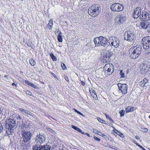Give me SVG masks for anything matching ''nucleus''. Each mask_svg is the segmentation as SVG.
Here are the masks:
<instances>
[{"label": "nucleus", "mask_w": 150, "mask_h": 150, "mask_svg": "<svg viewBox=\"0 0 150 150\" xmlns=\"http://www.w3.org/2000/svg\"><path fill=\"white\" fill-rule=\"evenodd\" d=\"M130 57L134 59L138 57L141 52V47L139 45L134 44L129 50Z\"/></svg>", "instance_id": "nucleus-1"}, {"label": "nucleus", "mask_w": 150, "mask_h": 150, "mask_svg": "<svg viewBox=\"0 0 150 150\" xmlns=\"http://www.w3.org/2000/svg\"><path fill=\"white\" fill-rule=\"evenodd\" d=\"M94 42L96 47L103 46L107 47L108 45V41L107 39L102 36L95 38Z\"/></svg>", "instance_id": "nucleus-2"}, {"label": "nucleus", "mask_w": 150, "mask_h": 150, "mask_svg": "<svg viewBox=\"0 0 150 150\" xmlns=\"http://www.w3.org/2000/svg\"><path fill=\"white\" fill-rule=\"evenodd\" d=\"M99 5H93L88 9V13L91 16L96 17L99 14L100 12Z\"/></svg>", "instance_id": "nucleus-3"}, {"label": "nucleus", "mask_w": 150, "mask_h": 150, "mask_svg": "<svg viewBox=\"0 0 150 150\" xmlns=\"http://www.w3.org/2000/svg\"><path fill=\"white\" fill-rule=\"evenodd\" d=\"M110 9L112 11L118 12L122 11L124 9V7L122 4L116 3L111 5Z\"/></svg>", "instance_id": "nucleus-4"}, {"label": "nucleus", "mask_w": 150, "mask_h": 150, "mask_svg": "<svg viewBox=\"0 0 150 150\" xmlns=\"http://www.w3.org/2000/svg\"><path fill=\"white\" fill-rule=\"evenodd\" d=\"M124 38L125 40L133 42L136 39V38L134 35L130 31L125 33L124 35Z\"/></svg>", "instance_id": "nucleus-5"}, {"label": "nucleus", "mask_w": 150, "mask_h": 150, "mask_svg": "<svg viewBox=\"0 0 150 150\" xmlns=\"http://www.w3.org/2000/svg\"><path fill=\"white\" fill-rule=\"evenodd\" d=\"M104 69L105 71L108 75H111L114 71V66L109 63L106 64L104 67Z\"/></svg>", "instance_id": "nucleus-6"}, {"label": "nucleus", "mask_w": 150, "mask_h": 150, "mask_svg": "<svg viewBox=\"0 0 150 150\" xmlns=\"http://www.w3.org/2000/svg\"><path fill=\"white\" fill-rule=\"evenodd\" d=\"M142 44L144 49H148L150 47V36L144 37L142 39Z\"/></svg>", "instance_id": "nucleus-7"}, {"label": "nucleus", "mask_w": 150, "mask_h": 150, "mask_svg": "<svg viewBox=\"0 0 150 150\" xmlns=\"http://www.w3.org/2000/svg\"><path fill=\"white\" fill-rule=\"evenodd\" d=\"M120 41L117 38L114 37H111L108 41V43L115 47H117L119 45Z\"/></svg>", "instance_id": "nucleus-8"}, {"label": "nucleus", "mask_w": 150, "mask_h": 150, "mask_svg": "<svg viewBox=\"0 0 150 150\" xmlns=\"http://www.w3.org/2000/svg\"><path fill=\"white\" fill-rule=\"evenodd\" d=\"M119 89L121 91L123 95H125L127 92V86L126 84H118Z\"/></svg>", "instance_id": "nucleus-9"}, {"label": "nucleus", "mask_w": 150, "mask_h": 150, "mask_svg": "<svg viewBox=\"0 0 150 150\" xmlns=\"http://www.w3.org/2000/svg\"><path fill=\"white\" fill-rule=\"evenodd\" d=\"M6 126L9 127L15 128L16 126V123L15 121L13 119H9L6 121Z\"/></svg>", "instance_id": "nucleus-10"}, {"label": "nucleus", "mask_w": 150, "mask_h": 150, "mask_svg": "<svg viewBox=\"0 0 150 150\" xmlns=\"http://www.w3.org/2000/svg\"><path fill=\"white\" fill-rule=\"evenodd\" d=\"M125 19L126 18L124 16L118 15L115 19V23L117 24L120 25L125 21Z\"/></svg>", "instance_id": "nucleus-11"}, {"label": "nucleus", "mask_w": 150, "mask_h": 150, "mask_svg": "<svg viewBox=\"0 0 150 150\" xmlns=\"http://www.w3.org/2000/svg\"><path fill=\"white\" fill-rule=\"evenodd\" d=\"M22 136L24 142H26L30 139L32 134L29 132H25L23 133Z\"/></svg>", "instance_id": "nucleus-12"}, {"label": "nucleus", "mask_w": 150, "mask_h": 150, "mask_svg": "<svg viewBox=\"0 0 150 150\" xmlns=\"http://www.w3.org/2000/svg\"><path fill=\"white\" fill-rule=\"evenodd\" d=\"M141 20H143V21H148L149 20L150 18L149 14L146 12H142V16L139 17Z\"/></svg>", "instance_id": "nucleus-13"}, {"label": "nucleus", "mask_w": 150, "mask_h": 150, "mask_svg": "<svg viewBox=\"0 0 150 150\" xmlns=\"http://www.w3.org/2000/svg\"><path fill=\"white\" fill-rule=\"evenodd\" d=\"M141 9L139 7H137L134 10L133 14V17L135 18H137L141 14Z\"/></svg>", "instance_id": "nucleus-14"}, {"label": "nucleus", "mask_w": 150, "mask_h": 150, "mask_svg": "<svg viewBox=\"0 0 150 150\" xmlns=\"http://www.w3.org/2000/svg\"><path fill=\"white\" fill-rule=\"evenodd\" d=\"M149 68L148 67V66L147 64H146L144 63H143L141 69V73L142 74H146L148 71Z\"/></svg>", "instance_id": "nucleus-15"}, {"label": "nucleus", "mask_w": 150, "mask_h": 150, "mask_svg": "<svg viewBox=\"0 0 150 150\" xmlns=\"http://www.w3.org/2000/svg\"><path fill=\"white\" fill-rule=\"evenodd\" d=\"M35 139L37 144L39 143L41 144L43 142L45 141V137L44 136L39 134L37 135Z\"/></svg>", "instance_id": "nucleus-16"}, {"label": "nucleus", "mask_w": 150, "mask_h": 150, "mask_svg": "<svg viewBox=\"0 0 150 150\" xmlns=\"http://www.w3.org/2000/svg\"><path fill=\"white\" fill-rule=\"evenodd\" d=\"M142 28L146 29L150 28V23L148 21H142L140 25Z\"/></svg>", "instance_id": "nucleus-17"}, {"label": "nucleus", "mask_w": 150, "mask_h": 150, "mask_svg": "<svg viewBox=\"0 0 150 150\" xmlns=\"http://www.w3.org/2000/svg\"><path fill=\"white\" fill-rule=\"evenodd\" d=\"M97 71L98 72V74L99 75V76L100 78L108 76L106 73V71L104 69L103 71L102 69H99Z\"/></svg>", "instance_id": "nucleus-18"}, {"label": "nucleus", "mask_w": 150, "mask_h": 150, "mask_svg": "<svg viewBox=\"0 0 150 150\" xmlns=\"http://www.w3.org/2000/svg\"><path fill=\"white\" fill-rule=\"evenodd\" d=\"M13 128L9 127L7 126H6V132L7 135H9L13 134Z\"/></svg>", "instance_id": "nucleus-19"}, {"label": "nucleus", "mask_w": 150, "mask_h": 150, "mask_svg": "<svg viewBox=\"0 0 150 150\" xmlns=\"http://www.w3.org/2000/svg\"><path fill=\"white\" fill-rule=\"evenodd\" d=\"M25 116L31 120H32L33 118H36L35 115L29 111H28V112H27Z\"/></svg>", "instance_id": "nucleus-20"}, {"label": "nucleus", "mask_w": 150, "mask_h": 150, "mask_svg": "<svg viewBox=\"0 0 150 150\" xmlns=\"http://www.w3.org/2000/svg\"><path fill=\"white\" fill-rule=\"evenodd\" d=\"M89 91L93 98L96 100L98 98L94 90L92 89H91V90H89Z\"/></svg>", "instance_id": "nucleus-21"}, {"label": "nucleus", "mask_w": 150, "mask_h": 150, "mask_svg": "<svg viewBox=\"0 0 150 150\" xmlns=\"http://www.w3.org/2000/svg\"><path fill=\"white\" fill-rule=\"evenodd\" d=\"M112 53L111 52L109 51H106L103 55L108 57L110 58V57L112 56Z\"/></svg>", "instance_id": "nucleus-22"}, {"label": "nucleus", "mask_w": 150, "mask_h": 150, "mask_svg": "<svg viewBox=\"0 0 150 150\" xmlns=\"http://www.w3.org/2000/svg\"><path fill=\"white\" fill-rule=\"evenodd\" d=\"M42 146L38 144H37L33 146V150H40V149Z\"/></svg>", "instance_id": "nucleus-23"}, {"label": "nucleus", "mask_w": 150, "mask_h": 150, "mask_svg": "<svg viewBox=\"0 0 150 150\" xmlns=\"http://www.w3.org/2000/svg\"><path fill=\"white\" fill-rule=\"evenodd\" d=\"M50 147L47 145L41 146L40 150H50Z\"/></svg>", "instance_id": "nucleus-24"}, {"label": "nucleus", "mask_w": 150, "mask_h": 150, "mask_svg": "<svg viewBox=\"0 0 150 150\" xmlns=\"http://www.w3.org/2000/svg\"><path fill=\"white\" fill-rule=\"evenodd\" d=\"M102 59L103 61V62H105V63L109 62L110 60V58H109L108 57L106 56L105 55H103Z\"/></svg>", "instance_id": "nucleus-25"}, {"label": "nucleus", "mask_w": 150, "mask_h": 150, "mask_svg": "<svg viewBox=\"0 0 150 150\" xmlns=\"http://www.w3.org/2000/svg\"><path fill=\"white\" fill-rule=\"evenodd\" d=\"M134 108L132 107H128L126 110V112H132L134 110Z\"/></svg>", "instance_id": "nucleus-26"}, {"label": "nucleus", "mask_w": 150, "mask_h": 150, "mask_svg": "<svg viewBox=\"0 0 150 150\" xmlns=\"http://www.w3.org/2000/svg\"><path fill=\"white\" fill-rule=\"evenodd\" d=\"M61 34V32L59 31V35H58L57 38L58 41L60 42H62V39L61 36L60 35Z\"/></svg>", "instance_id": "nucleus-27"}, {"label": "nucleus", "mask_w": 150, "mask_h": 150, "mask_svg": "<svg viewBox=\"0 0 150 150\" xmlns=\"http://www.w3.org/2000/svg\"><path fill=\"white\" fill-rule=\"evenodd\" d=\"M19 110L21 111L22 114L25 115H26V113L27 112H28V110H24L22 108H19Z\"/></svg>", "instance_id": "nucleus-28"}, {"label": "nucleus", "mask_w": 150, "mask_h": 150, "mask_svg": "<svg viewBox=\"0 0 150 150\" xmlns=\"http://www.w3.org/2000/svg\"><path fill=\"white\" fill-rule=\"evenodd\" d=\"M53 25V20L52 19L50 20L49 22L48 26H49V29L50 30L52 28V26Z\"/></svg>", "instance_id": "nucleus-29"}, {"label": "nucleus", "mask_w": 150, "mask_h": 150, "mask_svg": "<svg viewBox=\"0 0 150 150\" xmlns=\"http://www.w3.org/2000/svg\"><path fill=\"white\" fill-rule=\"evenodd\" d=\"M113 131L116 134L120 136V137H122L123 135L120 132L118 131L117 130H116L115 129H114Z\"/></svg>", "instance_id": "nucleus-30"}, {"label": "nucleus", "mask_w": 150, "mask_h": 150, "mask_svg": "<svg viewBox=\"0 0 150 150\" xmlns=\"http://www.w3.org/2000/svg\"><path fill=\"white\" fill-rule=\"evenodd\" d=\"M29 62L30 64L32 66H34L35 64V62L33 59H30Z\"/></svg>", "instance_id": "nucleus-31"}, {"label": "nucleus", "mask_w": 150, "mask_h": 150, "mask_svg": "<svg viewBox=\"0 0 150 150\" xmlns=\"http://www.w3.org/2000/svg\"><path fill=\"white\" fill-rule=\"evenodd\" d=\"M50 56L53 61H56L57 59L55 56L53 55V54L52 53L50 54Z\"/></svg>", "instance_id": "nucleus-32"}, {"label": "nucleus", "mask_w": 150, "mask_h": 150, "mask_svg": "<svg viewBox=\"0 0 150 150\" xmlns=\"http://www.w3.org/2000/svg\"><path fill=\"white\" fill-rule=\"evenodd\" d=\"M120 117H122L125 115V111L124 110H122L120 112Z\"/></svg>", "instance_id": "nucleus-33"}, {"label": "nucleus", "mask_w": 150, "mask_h": 150, "mask_svg": "<svg viewBox=\"0 0 150 150\" xmlns=\"http://www.w3.org/2000/svg\"><path fill=\"white\" fill-rule=\"evenodd\" d=\"M61 66L63 69L64 70L67 69V68H66L65 66V64L64 63L61 64Z\"/></svg>", "instance_id": "nucleus-34"}, {"label": "nucleus", "mask_w": 150, "mask_h": 150, "mask_svg": "<svg viewBox=\"0 0 150 150\" xmlns=\"http://www.w3.org/2000/svg\"><path fill=\"white\" fill-rule=\"evenodd\" d=\"M145 85V84L144 83L142 82V81L140 82L139 85L140 86H143Z\"/></svg>", "instance_id": "nucleus-35"}, {"label": "nucleus", "mask_w": 150, "mask_h": 150, "mask_svg": "<svg viewBox=\"0 0 150 150\" xmlns=\"http://www.w3.org/2000/svg\"><path fill=\"white\" fill-rule=\"evenodd\" d=\"M29 85L35 88H36L37 87L36 85H35L34 84L32 83H30V84Z\"/></svg>", "instance_id": "nucleus-36"}, {"label": "nucleus", "mask_w": 150, "mask_h": 150, "mask_svg": "<svg viewBox=\"0 0 150 150\" xmlns=\"http://www.w3.org/2000/svg\"><path fill=\"white\" fill-rule=\"evenodd\" d=\"M142 82L146 84L148 82V80L146 79H144L142 81Z\"/></svg>", "instance_id": "nucleus-37"}, {"label": "nucleus", "mask_w": 150, "mask_h": 150, "mask_svg": "<svg viewBox=\"0 0 150 150\" xmlns=\"http://www.w3.org/2000/svg\"><path fill=\"white\" fill-rule=\"evenodd\" d=\"M93 131L94 133L97 134L99 131L96 129H93Z\"/></svg>", "instance_id": "nucleus-38"}, {"label": "nucleus", "mask_w": 150, "mask_h": 150, "mask_svg": "<svg viewBox=\"0 0 150 150\" xmlns=\"http://www.w3.org/2000/svg\"><path fill=\"white\" fill-rule=\"evenodd\" d=\"M72 127L74 129L76 130V131L78 130V129H79V128L78 127H76L74 125H72Z\"/></svg>", "instance_id": "nucleus-39"}, {"label": "nucleus", "mask_w": 150, "mask_h": 150, "mask_svg": "<svg viewBox=\"0 0 150 150\" xmlns=\"http://www.w3.org/2000/svg\"><path fill=\"white\" fill-rule=\"evenodd\" d=\"M3 129V127L2 124L0 123V133L2 131Z\"/></svg>", "instance_id": "nucleus-40"}, {"label": "nucleus", "mask_w": 150, "mask_h": 150, "mask_svg": "<svg viewBox=\"0 0 150 150\" xmlns=\"http://www.w3.org/2000/svg\"><path fill=\"white\" fill-rule=\"evenodd\" d=\"M148 129H147L145 128L143 129L141 131L144 132H146L148 131Z\"/></svg>", "instance_id": "nucleus-41"}, {"label": "nucleus", "mask_w": 150, "mask_h": 150, "mask_svg": "<svg viewBox=\"0 0 150 150\" xmlns=\"http://www.w3.org/2000/svg\"><path fill=\"white\" fill-rule=\"evenodd\" d=\"M109 119L110 120V123L111 124H112L114 123V121L112 120L111 118H109Z\"/></svg>", "instance_id": "nucleus-42"}, {"label": "nucleus", "mask_w": 150, "mask_h": 150, "mask_svg": "<svg viewBox=\"0 0 150 150\" xmlns=\"http://www.w3.org/2000/svg\"><path fill=\"white\" fill-rule=\"evenodd\" d=\"M74 110L76 112H77L80 115H83L82 114V113H81L79 111H78L77 110H76L75 109H74Z\"/></svg>", "instance_id": "nucleus-43"}, {"label": "nucleus", "mask_w": 150, "mask_h": 150, "mask_svg": "<svg viewBox=\"0 0 150 150\" xmlns=\"http://www.w3.org/2000/svg\"><path fill=\"white\" fill-rule=\"evenodd\" d=\"M120 74H121V77H123L124 76V74L122 72V71H120Z\"/></svg>", "instance_id": "nucleus-44"}, {"label": "nucleus", "mask_w": 150, "mask_h": 150, "mask_svg": "<svg viewBox=\"0 0 150 150\" xmlns=\"http://www.w3.org/2000/svg\"><path fill=\"white\" fill-rule=\"evenodd\" d=\"M25 82L26 84H27L29 85L31 83L30 82H29V81L27 80L25 81Z\"/></svg>", "instance_id": "nucleus-45"}, {"label": "nucleus", "mask_w": 150, "mask_h": 150, "mask_svg": "<svg viewBox=\"0 0 150 150\" xmlns=\"http://www.w3.org/2000/svg\"><path fill=\"white\" fill-rule=\"evenodd\" d=\"M102 136L105 139H107V138H108V137L107 136H106L105 135L103 134Z\"/></svg>", "instance_id": "nucleus-46"}, {"label": "nucleus", "mask_w": 150, "mask_h": 150, "mask_svg": "<svg viewBox=\"0 0 150 150\" xmlns=\"http://www.w3.org/2000/svg\"><path fill=\"white\" fill-rule=\"evenodd\" d=\"M97 120L99 122H101V123H103V122L104 121L103 120L101 119H100L99 118H98Z\"/></svg>", "instance_id": "nucleus-47"}, {"label": "nucleus", "mask_w": 150, "mask_h": 150, "mask_svg": "<svg viewBox=\"0 0 150 150\" xmlns=\"http://www.w3.org/2000/svg\"><path fill=\"white\" fill-rule=\"evenodd\" d=\"M94 139H95V140L98 141H100V139L98 138V137L95 136L94 137Z\"/></svg>", "instance_id": "nucleus-48"}, {"label": "nucleus", "mask_w": 150, "mask_h": 150, "mask_svg": "<svg viewBox=\"0 0 150 150\" xmlns=\"http://www.w3.org/2000/svg\"><path fill=\"white\" fill-rule=\"evenodd\" d=\"M26 93L27 94L30 96H31L32 94V93H31V92L29 91H27L26 92Z\"/></svg>", "instance_id": "nucleus-49"}, {"label": "nucleus", "mask_w": 150, "mask_h": 150, "mask_svg": "<svg viewBox=\"0 0 150 150\" xmlns=\"http://www.w3.org/2000/svg\"><path fill=\"white\" fill-rule=\"evenodd\" d=\"M47 130L50 132H53V130L50 128H47Z\"/></svg>", "instance_id": "nucleus-50"}, {"label": "nucleus", "mask_w": 150, "mask_h": 150, "mask_svg": "<svg viewBox=\"0 0 150 150\" xmlns=\"http://www.w3.org/2000/svg\"><path fill=\"white\" fill-rule=\"evenodd\" d=\"M97 134H98L100 136H102L103 134L102 133V132H101L98 131V132L97 133Z\"/></svg>", "instance_id": "nucleus-51"}, {"label": "nucleus", "mask_w": 150, "mask_h": 150, "mask_svg": "<svg viewBox=\"0 0 150 150\" xmlns=\"http://www.w3.org/2000/svg\"><path fill=\"white\" fill-rule=\"evenodd\" d=\"M81 84L83 85V86H84L85 84V82H83V81H81Z\"/></svg>", "instance_id": "nucleus-52"}, {"label": "nucleus", "mask_w": 150, "mask_h": 150, "mask_svg": "<svg viewBox=\"0 0 150 150\" xmlns=\"http://www.w3.org/2000/svg\"><path fill=\"white\" fill-rule=\"evenodd\" d=\"M105 116H106V118L107 119H108V118H109H109H110V117H109L106 114H105Z\"/></svg>", "instance_id": "nucleus-53"}, {"label": "nucleus", "mask_w": 150, "mask_h": 150, "mask_svg": "<svg viewBox=\"0 0 150 150\" xmlns=\"http://www.w3.org/2000/svg\"><path fill=\"white\" fill-rule=\"evenodd\" d=\"M85 134L86 135H87L88 137H90V134H88V133H86Z\"/></svg>", "instance_id": "nucleus-54"}, {"label": "nucleus", "mask_w": 150, "mask_h": 150, "mask_svg": "<svg viewBox=\"0 0 150 150\" xmlns=\"http://www.w3.org/2000/svg\"><path fill=\"white\" fill-rule=\"evenodd\" d=\"M138 146L140 147V148H142L143 149L144 148L142 146L140 145H138Z\"/></svg>", "instance_id": "nucleus-55"}, {"label": "nucleus", "mask_w": 150, "mask_h": 150, "mask_svg": "<svg viewBox=\"0 0 150 150\" xmlns=\"http://www.w3.org/2000/svg\"><path fill=\"white\" fill-rule=\"evenodd\" d=\"M77 131H78V132H81V130L79 128Z\"/></svg>", "instance_id": "nucleus-56"}, {"label": "nucleus", "mask_w": 150, "mask_h": 150, "mask_svg": "<svg viewBox=\"0 0 150 150\" xmlns=\"http://www.w3.org/2000/svg\"><path fill=\"white\" fill-rule=\"evenodd\" d=\"M135 138L137 139H139V137H135Z\"/></svg>", "instance_id": "nucleus-57"}, {"label": "nucleus", "mask_w": 150, "mask_h": 150, "mask_svg": "<svg viewBox=\"0 0 150 150\" xmlns=\"http://www.w3.org/2000/svg\"><path fill=\"white\" fill-rule=\"evenodd\" d=\"M18 118L19 119H21V117L20 116H19L18 117Z\"/></svg>", "instance_id": "nucleus-58"}, {"label": "nucleus", "mask_w": 150, "mask_h": 150, "mask_svg": "<svg viewBox=\"0 0 150 150\" xmlns=\"http://www.w3.org/2000/svg\"><path fill=\"white\" fill-rule=\"evenodd\" d=\"M52 75L53 76H54L55 77H57L54 74H52Z\"/></svg>", "instance_id": "nucleus-59"}, {"label": "nucleus", "mask_w": 150, "mask_h": 150, "mask_svg": "<svg viewBox=\"0 0 150 150\" xmlns=\"http://www.w3.org/2000/svg\"><path fill=\"white\" fill-rule=\"evenodd\" d=\"M80 133H81V134H85L82 131H81V132H80Z\"/></svg>", "instance_id": "nucleus-60"}, {"label": "nucleus", "mask_w": 150, "mask_h": 150, "mask_svg": "<svg viewBox=\"0 0 150 150\" xmlns=\"http://www.w3.org/2000/svg\"><path fill=\"white\" fill-rule=\"evenodd\" d=\"M133 141L135 144H136V142L135 140H133Z\"/></svg>", "instance_id": "nucleus-61"}, {"label": "nucleus", "mask_w": 150, "mask_h": 150, "mask_svg": "<svg viewBox=\"0 0 150 150\" xmlns=\"http://www.w3.org/2000/svg\"><path fill=\"white\" fill-rule=\"evenodd\" d=\"M2 113V111L1 110V109H0V114H1Z\"/></svg>", "instance_id": "nucleus-62"}, {"label": "nucleus", "mask_w": 150, "mask_h": 150, "mask_svg": "<svg viewBox=\"0 0 150 150\" xmlns=\"http://www.w3.org/2000/svg\"><path fill=\"white\" fill-rule=\"evenodd\" d=\"M12 85L13 86L14 85H15V83H12Z\"/></svg>", "instance_id": "nucleus-63"}, {"label": "nucleus", "mask_w": 150, "mask_h": 150, "mask_svg": "<svg viewBox=\"0 0 150 150\" xmlns=\"http://www.w3.org/2000/svg\"><path fill=\"white\" fill-rule=\"evenodd\" d=\"M4 77H6V78H7V76L6 75H5L4 76Z\"/></svg>", "instance_id": "nucleus-64"}]
</instances>
